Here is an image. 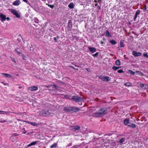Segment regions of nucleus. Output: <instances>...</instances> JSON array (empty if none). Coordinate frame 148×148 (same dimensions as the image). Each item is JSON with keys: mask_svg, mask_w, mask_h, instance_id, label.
I'll return each instance as SVG.
<instances>
[{"mask_svg": "<svg viewBox=\"0 0 148 148\" xmlns=\"http://www.w3.org/2000/svg\"><path fill=\"white\" fill-rule=\"evenodd\" d=\"M107 109L105 108H102L96 112L92 114L93 116L98 117L104 115L106 113Z\"/></svg>", "mask_w": 148, "mask_h": 148, "instance_id": "obj_1", "label": "nucleus"}, {"mask_svg": "<svg viewBox=\"0 0 148 148\" xmlns=\"http://www.w3.org/2000/svg\"><path fill=\"white\" fill-rule=\"evenodd\" d=\"M64 111L67 112H70L71 113L74 112H78L80 110V108L76 107H64Z\"/></svg>", "mask_w": 148, "mask_h": 148, "instance_id": "obj_2", "label": "nucleus"}, {"mask_svg": "<svg viewBox=\"0 0 148 148\" xmlns=\"http://www.w3.org/2000/svg\"><path fill=\"white\" fill-rule=\"evenodd\" d=\"M39 115L44 116H46L50 114V112L47 110H42L37 112Z\"/></svg>", "mask_w": 148, "mask_h": 148, "instance_id": "obj_3", "label": "nucleus"}, {"mask_svg": "<svg viewBox=\"0 0 148 148\" xmlns=\"http://www.w3.org/2000/svg\"><path fill=\"white\" fill-rule=\"evenodd\" d=\"M11 12L15 16L16 18H20L21 17L20 13L17 10L14 9H11Z\"/></svg>", "mask_w": 148, "mask_h": 148, "instance_id": "obj_4", "label": "nucleus"}, {"mask_svg": "<svg viewBox=\"0 0 148 148\" xmlns=\"http://www.w3.org/2000/svg\"><path fill=\"white\" fill-rule=\"evenodd\" d=\"M71 99L76 102H79L82 100V98L80 97L75 95L72 97Z\"/></svg>", "mask_w": 148, "mask_h": 148, "instance_id": "obj_5", "label": "nucleus"}, {"mask_svg": "<svg viewBox=\"0 0 148 148\" xmlns=\"http://www.w3.org/2000/svg\"><path fill=\"white\" fill-rule=\"evenodd\" d=\"M6 19L8 20L9 19V18L8 17L6 18L5 15H3L2 14H0V19L2 22H3L4 21H5Z\"/></svg>", "mask_w": 148, "mask_h": 148, "instance_id": "obj_6", "label": "nucleus"}, {"mask_svg": "<svg viewBox=\"0 0 148 148\" xmlns=\"http://www.w3.org/2000/svg\"><path fill=\"white\" fill-rule=\"evenodd\" d=\"M80 128V127L78 126H75L71 127L70 129L73 131H78Z\"/></svg>", "mask_w": 148, "mask_h": 148, "instance_id": "obj_7", "label": "nucleus"}, {"mask_svg": "<svg viewBox=\"0 0 148 148\" xmlns=\"http://www.w3.org/2000/svg\"><path fill=\"white\" fill-rule=\"evenodd\" d=\"M28 89L31 91H35L38 89V87L36 86H32L28 87Z\"/></svg>", "mask_w": 148, "mask_h": 148, "instance_id": "obj_8", "label": "nucleus"}, {"mask_svg": "<svg viewBox=\"0 0 148 148\" xmlns=\"http://www.w3.org/2000/svg\"><path fill=\"white\" fill-rule=\"evenodd\" d=\"M132 54L135 57L140 56L142 55V53H141L137 52L135 51H133Z\"/></svg>", "mask_w": 148, "mask_h": 148, "instance_id": "obj_9", "label": "nucleus"}, {"mask_svg": "<svg viewBox=\"0 0 148 148\" xmlns=\"http://www.w3.org/2000/svg\"><path fill=\"white\" fill-rule=\"evenodd\" d=\"M39 141H36L32 142L28 145V146H27V147H29L32 145H35L36 144L39 143Z\"/></svg>", "mask_w": 148, "mask_h": 148, "instance_id": "obj_10", "label": "nucleus"}, {"mask_svg": "<svg viewBox=\"0 0 148 148\" xmlns=\"http://www.w3.org/2000/svg\"><path fill=\"white\" fill-rule=\"evenodd\" d=\"M140 86L141 88L143 89H146L148 88V85L146 84H141Z\"/></svg>", "mask_w": 148, "mask_h": 148, "instance_id": "obj_11", "label": "nucleus"}, {"mask_svg": "<svg viewBox=\"0 0 148 148\" xmlns=\"http://www.w3.org/2000/svg\"><path fill=\"white\" fill-rule=\"evenodd\" d=\"M21 3V2L20 0H16L13 2V4L14 5L18 6Z\"/></svg>", "mask_w": 148, "mask_h": 148, "instance_id": "obj_12", "label": "nucleus"}, {"mask_svg": "<svg viewBox=\"0 0 148 148\" xmlns=\"http://www.w3.org/2000/svg\"><path fill=\"white\" fill-rule=\"evenodd\" d=\"M88 48L89 50L92 53H94L96 51V49L95 47H89Z\"/></svg>", "mask_w": 148, "mask_h": 148, "instance_id": "obj_13", "label": "nucleus"}, {"mask_svg": "<svg viewBox=\"0 0 148 148\" xmlns=\"http://www.w3.org/2000/svg\"><path fill=\"white\" fill-rule=\"evenodd\" d=\"M140 12V11L139 10H137L136 13L135 14L134 16V20L137 18V16L138 15Z\"/></svg>", "mask_w": 148, "mask_h": 148, "instance_id": "obj_14", "label": "nucleus"}, {"mask_svg": "<svg viewBox=\"0 0 148 148\" xmlns=\"http://www.w3.org/2000/svg\"><path fill=\"white\" fill-rule=\"evenodd\" d=\"M128 125L132 128H134L136 127V125L132 123H130Z\"/></svg>", "mask_w": 148, "mask_h": 148, "instance_id": "obj_15", "label": "nucleus"}, {"mask_svg": "<svg viewBox=\"0 0 148 148\" xmlns=\"http://www.w3.org/2000/svg\"><path fill=\"white\" fill-rule=\"evenodd\" d=\"M129 120L128 119H125L124 121V123L125 125H127L128 124H129Z\"/></svg>", "mask_w": 148, "mask_h": 148, "instance_id": "obj_16", "label": "nucleus"}, {"mask_svg": "<svg viewBox=\"0 0 148 148\" xmlns=\"http://www.w3.org/2000/svg\"><path fill=\"white\" fill-rule=\"evenodd\" d=\"M68 7L70 9H73L74 7V5L73 3H70L68 5Z\"/></svg>", "mask_w": 148, "mask_h": 148, "instance_id": "obj_17", "label": "nucleus"}, {"mask_svg": "<svg viewBox=\"0 0 148 148\" xmlns=\"http://www.w3.org/2000/svg\"><path fill=\"white\" fill-rule=\"evenodd\" d=\"M15 51L20 56H22L23 55L22 53L20 51H18V49H15Z\"/></svg>", "mask_w": 148, "mask_h": 148, "instance_id": "obj_18", "label": "nucleus"}, {"mask_svg": "<svg viewBox=\"0 0 148 148\" xmlns=\"http://www.w3.org/2000/svg\"><path fill=\"white\" fill-rule=\"evenodd\" d=\"M110 78L108 76L105 77V79H104V81H109L110 80Z\"/></svg>", "mask_w": 148, "mask_h": 148, "instance_id": "obj_19", "label": "nucleus"}, {"mask_svg": "<svg viewBox=\"0 0 148 148\" xmlns=\"http://www.w3.org/2000/svg\"><path fill=\"white\" fill-rule=\"evenodd\" d=\"M125 138H122L120 139L119 143H123L125 142Z\"/></svg>", "mask_w": 148, "mask_h": 148, "instance_id": "obj_20", "label": "nucleus"}, {"mask_svg": "<svg viewBox=\"0 0 148 148\" xmlns=\"http://www.w3.org/2000/svg\"><path fill=\"white\" fill-rule=\"evenodd\" d=\"M57 145H58V144L57 143H55L50 146V148H56L57 147Z\"/></svg>", "mask_w": 148, "mask_h": 148, "instance_id": "obj_21", "label": "nucleus"}, {"mask_svg": "<svg viewBox=\"0 0 148 148\" xmlns=\"http://www.w3.org/2000/svg\"><path fill=\"white\" fill-rule=\"evenodd\" d=\"M115 64L117 66H120L121 65V62L119 60H117L115 61Z\"/></svg>", "mask_w": 148, "mask_h": 148, "instance_id": "obj_22", "label": "nucleus"}, {"mask_svg": "<svg viewBox=\"0 0 148 148\" xmlns=\"http://www.w3.org/2000/svg\"><path fill=\"white\" fill-rule=\"evenodd\" d=\"M106 35L108 37H111V34L108 30H107L106 31Z\"/></svg>", "mask_w": 148, "mask_h": 148, "instance_id": "obj_23", "label": "nucleus"}, {"mask_svg": "<svg viewBox=\"0 0 148 148\" xmlns=\"http://www.w3.org/2000/svg\"><path fill=\"white\" fill-rule=\"evenodd\" d=\"M125 85L127 87L132 86V84L130 82H127L125 84Z\"/></svg>", "mask_w": 148, "mask_h": 148, "instance_id": "obj_24", "label": "nucleus"}, {"mask_svg": "<svg viewBox=\"0 0 148 148\" xmlns=\"http://www.w3.org/2000/svg\"><path fill=\"white\" fill-rule=\"evenodd\" d=\"M30 124L33 126H37L38 125V124L36 123L35 122H31L30 123Z\"/></svg>", "mask_w": 148, "mask_h": 148, "instance_id": "obj_25", "label": "nucleus"}, {"mask_svg": "<svg viewBox=\"0 0 148 148\" xmlns=\"http://www.w3.org/2000/svg\"><path fill=\"white\" fill-rule=\"evenodd\" d=\"M105 76L101 75L99 76V78L100 79L102 80L103 81H104V79H105Z\"/></svg>", "mask_w": 148, "mask_h": 148, "instance_id": "obj_26", "label": "nucleus"}, {"mask_svg": "<svg viewBox=\"0 0 148 148\" xmlns=\"http://www.w3.org/2000/svg\"><path fill=\"white\" fill-rule=\"evenodd\" d=\"M110 42L112 44L115 45L116 43V41L114 40H112L110 41Z\"/></svg>", "mask_w": 148, "mask_h": 148, "instance_id": "obj_27", "label": "nucleus"}, {"mask_svg": "<svg viewBox=\"0 0 148 148\" xmlns=\"http://www.w3.org/2000/svg\"><path fill=\"white\" fill-rule=\"evenodd\" d=\"M46 4L49 7L52 9L54 7V5H51L48 4Z\"/></svg>", "mask_w": 148, "mask_h": 148, "instance_id": "obj_28", "label": "nucleus"}, {"mask_svg": "<svg viewBox=\"0 0 148 148\" xmlns=\"http://www.w3.org/2000/svg\"><path fill=\"white\" fill-rule=\"evenodd\" d=\"M120 67H118L116 66H114L112 67V68L115 71H116L119 69Z\"/></svg>", "mask_w": 148, "mask_h": 148, "instance_id": "obj_29", "label": "nucleus"}, {"mask_svg": "<svg viewBox=\"0 0 148 148\" xmlns=\"http://www.w3.org/2000/svg\"><path fill=\"white\" fill-rule=\"evenodd\" d=\"M22 132L24 134H25L27 132V131L25 130V128H23L22 129Z\"/></svg>", "mask_w": 148, "mask_h": 148, "instance_id": "obj_30", "label": "nucleus"}, {"mask_svg": "<svg viewBox=\"0 0 148 148\" xmlns=\"http://www.w3.org/2000/svg\"><path fill=\"white\" fill-rule=\"evenodd\" d=\"M128 73H130L131 74H134V72L132 71H131V70H128Z\"/></svg>", "mask_w": 148, "mask_h": 148, "instance_id": "obj_31", "label": "nucleus"}, {"mask_svg": "<svg viewBox=\"0 0 148 148\" xmlns=\"http://www.w3.org/2000/svg\"><path fill=\"white\" fill-rule=\"evenodd\" d=\"M120 46L121 47H124V44L123 42L121 41L120 42Z\"/></svg>", "mask_w": 148, "mask_h": 148, "instance_id": "obj_32", "label": "nucleus"}, {"mask_svg": "<svg viewBox=\"0 0 148 148\" xmlns=\"http://www.w3.org/2000/svg\"><path fill=\"white\" fill-rule=\"evenodd\" d=\"M118 72L119 73H123V71L122 70L120 69L118 71Z\"/></svg>", "mask_w": 148, "mask_h": 148, "instance_id": "obj_33", "label": "nucleus"}, {"mask_svg": "<svg viewBox=\"0 0 148 148\" xmlns=\"http://www.w3.org/2000/svg\"><path fill=\"white\" fill-rule=\"evenodd\" d=\"M6 112H4L3 111H0V114H5Z\"/></svg>", "mask_w": 148, "mask_h": 148, "instance_id": "obj_34", "label": "nucleus"}, {"mask_svg": "<svg viewBox=\"0 0 148 148\" xmlns=\"http://www.w3.org/2000/svg\"><path fill=\"white\" fill-rule=\"evenodd\" d=\"M98 52L96 53L93 55V56H94L96 57L98 56Z\"/></svg>", "mask_w": 148, "mask_h": 148, "instance_id": "obj_35", "label": "nucleus"}, {"mask_svg": "<svg viewBox=\"0 0 148 148\" xmlns=\"http://www.w3.org/2000/svg\"><path fill=\"white\" fill-rule=\"evenodd\" d=\"M143 56L144 57H146L147 58H148V55L147 54V53H145L143 55Z\"/></svg>", "mask_w": 148, "mask_h": 148, "instance_id": "obj_36", "label": "nucleus"}, {"mask_svg": "<svg viewBox=\"0 0 148 148\" xmlns=\"http://www.w3.org/2000/svg\"><path fill=\"white\" fill-rule=\"evenodd\" d=\"M24 2L26 3H27L29 5H30V4L29 2L27 0H23Z\"/></svg>", "mask_w": 148, "mask_h": 148, "instance_id": "obj_37", "label": "nucleus"}, {"mask_svg": "<svg viewBox=\"0 0 148 148\" xmlns=\"http://www.w3.org/2000/svg\"><path fill=\"white\" fill-rule=\"evenodd\" d=\"M53 86L56 90H58V86H57V85H56L54 84H53Z\"/></svg>", "mask_w": 148, "mask_h": 148, "instance_id": "obj_38", "label": "nucleus"}, {"mask_svg": "<svg viewBox=\"0 0 148 148\" xmlns=\"http://www.w3.org/2000/svg\"><path fill=\"white\" fill-rule=\"evenodd\" d=\"M6 122V121L5 120H0V122L1 123H3L4 122Z\"/></svg>", "mask_w": 148, "mask_h": 148, "instance_id": "obj_39", "label": "nucleus"}, {"mask_svg": "<svg viewBox=\"0 0 148 148\" xmlns=\"http://www.w3.org/2000/svg\"><path fill=\"white\" fill-rule=\"evenodd\" d=\"M35 22H36V23H38V20L36 18V19H35Z\"/></svg>", "mask_w": 148, "mask_h": 148, "instance_id": "obj_40", "label": "nucleus"}, {"mask_svg": "<svg viewBox=\"0 0 148 148\" xmlns=\"http://www.w3.org/2000/svg\"><path fill=\"white\" fill-rule=\"evenodd\" d=\"M18 88L20 89H21L22 88V86L20 85H18Z\"/></svg>", "mask_w": 148, "mask_h": 148, "instance_id": "obj_41", "label": "nucleus"}, {"mask_svg": "<svg viewBox=\"0 0 148 148\" xmlns=\"http://www.w3.org/2000/svg\"><path fill=\"white\" fill-rule=\"evenodd\" d=\"M72 145V143H69L68 145V146H70L71 145Z\"/></svg>", "mask_w": 148, "mask_h": 148, "instance_id": "obj_42", "label": "nucleus"}, {"mask_svg": "<svg viewBox=\"0 0 148 148\" xmlns=\"http://www.w3.org/2000/svg\"><path fill=\"white\" fill-rule=\"evenodd\" d=\"M97 8H98L99 10H100V7L99 6H97Z\"/></svg>", "mask_w": 148, "mask_h": 148, "instance_id": "obj_43", "label": "nucleus"}, {"mask_svg": "<svg viewBox=\"0 0 148 148\" xmlns=\"http://www.w3.org/2000/svg\"><path fill=\"white\" fill-rule=\"evenodd\" d=\"M94 1L95 2L97 3L98 2V0H95Z\"/></svg>", "mask_w": 148, "mask_h": 148, "instance_id": "obj_44", "label": "nucleus"}, {"mask_svg": "<svg viewBox=\"0 0 148 148\" xmlns=\"http://www.w3.org/2000/svg\"><path fill=\"white\" fill-rule=\"evenodd\" d=\"M4 85H6V84L4 83V82H2V83Z\"/></svg>", "mask_w": 148, "mask_h": 148, "instance_id": "obj_45", "label": "nucleus"}, {"mask_svg": "<svg viewBox=\"0 0 148 148\" xmlns=\"http://www.w3.org/2000/svg\"><path fill=\"white\" fill-rule=\"evenodd\" d=\"M22 57H23V58L24 59V60H25V57L24 56V55L23 54V55H22Z\"/></svg>", "mask_w": 148, "mask_h": 148, "instance_id": "obj_46", "label": "nucleus"}, {"mask_svg": "<svg viewBox=\"0 0 148 148\" xmlns=\"http://www.w3.org/2000/svg\"><path fill=\"white\" fill-rule=\"evenodd\" d=\"M101 0H98V2L99 3L101 2Z\"/></svg>", "mask_w": 148, "mask_h": 148, "instance_id": "obj_47", "label": "nucleus"}, {"mask_svg": "<svg viewBox=\"0 0 148 148\" xmlns=\"http://www.w3.org/2000/svg\"><path fill=\"white\" fill-rule=\"evenodd\" d=\"M31 122H29V121H27V123H29V124H30V123H31Z\"/></svg>", "mask_w": 148, "mask_h": 148, "instance_id": "obj_48", "label": "nucleus"}, {"mask_svg": "<svg viewBox=\"0 0 148 148\" xmlns=\"http://www.w3.org/2000/svg\"><path fill=\"white\" fill-rule=\"evenodd\" d=\"M101 44H103V42H102V41H101Z\"/></svg>", "mask_w": 148, "mask_h": 148, "instance_id": "obj_49", "label": "nucleus"}, {"mask_svg": "<svg viewBox=\"0 0 148 148\" xmlns=\"http://www.w3.org/2000/svg\"><path fill=\"white\" fill-rule=\"evenodd\" d=\"M54 39L55 40V41H56V38L55 37V38H54Z\"/></svg>", "mask_w": 148, "mask_h": 148, "instance_id": "obj_50", "label": "nucleus"}, {"mask_svg": "<svg viewBox=\"0 0 148 148\" xmlns=\"http://www.w3.org/2000/svg\"><path fill=\"white\" fill-rule=\"evenodd\" d=\"M103 39L104 40H106V38H103Z\"/></svg>", "mask_w": 148, "mask_h": 148, "instance_id": "obj_51", "label": "nucleus"}, {"mask_svg": "<svg viewBox=\"0 0 148 148\" xmlns=\"http://www.w3.org/2000/svg\"><path fill=\"white\" fill-rule=\"evenodd\" d=\"M12 61L14 62H15L14 60L12 59Z\"/></svg>", "mask_w": 148, "mask_h": 148, "instance_id": "obj_52", "label": "nucleus"}, {"mask_svg": "<svg viewBox=\"0 0 148 148\" xmlns=\"http://www.w3.org/2000/svg\"><path fill=\"white\" fill-rule=\"evenodd\" d=\"M74 148H78L77 147H74Z\"/></svg>", "mask_w": 148, "mask_h": 148, "instance_id": "obj_53", "label": "nucleus"}, {"mask_svg": "<svg viewBox=\"0 0 148 148\" xmlns=\"http://www.w3.org/2000/svg\"><path fill=\"white\" fill-rule=\"evenodd\" d=\"M6 75V74H5V75H6V76H7L8 75Z\"/></svg>", "mask_w": 148, "mask_h": 148, "instance_id": "obj_54", "label": "nucleus"}, {"mask_svg": "<svg viewBox=\"0 0 148 148\" xmlns=\"http://www.w3.org/2000/svg\"><path fill=\"white\" fill-rule=\"evenodd\" d=\"M35 77L37 78H38V77H37V76H35Z\"/></svg>", "mask_w": 148, "mask_h": 148, "instance_id": "obj_55", "label": "nucleus"}, {"mask_svg": "<svg viewBox=\"0 0 148 148\" xmlns=\"http://www.w3.org/2000/svg\"><path fill=\"white\" fill-rule=\"evenodd\" d=\"M2 74H7V73H3Z\"/></svg>", "mask_w": 148, "mask_h": 148, "instance_id": "obj_56", "label": "nucleus"}, {"mask_svg": "<svg viewBox=\"0 0 148 148\" xmlns=\"http://www.w3.org/2000/svg\"><path fill=\"white\" fill-rule=\"evenodd\" d=\"M97 5V4H95V6H96Z\"/></svg>", "mask_w": 148, "mask_h": 148, "instance_id": "obj_57", "label": "nucleus"}, {"mask_svg": "<svg viewBox=\"0 0 148 148\" xmlns=\"http://www.w3.org/2000/svg\"><path fill=\"white\" fill-rule=\"evenodd\" d=\"M145 10H146V7H145Z\"/></svg>", "mask_w": 148, "mask_h": 148, "instance_id": "obj_58", "label": "nucleus"}, {"mask_svg": "<svg viewBox=\"0 0 148 148\" xmlns=\"http://www.w3.org/2000/svg\"><path fill=\"white\" fill-rule=\"evenodd\" d=\"M118 0H116V1H117Z\"/></svg>", "mask_w": 148, "mask_h": 148, "instance_id": "obj_59", "label": "nucleus"}]
</instances>
